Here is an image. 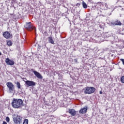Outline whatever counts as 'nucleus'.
Segmentation results:
<instances>
[{
  "label": "nucleus",
  "instance_id": "a878e982",
  "mask_svg": "<svg viewBox=\"0 0 124 124\" xmlns=\"http://www.w3.org/2000/svg\"><path fill=\"white\" fill-rule=\"evenodd\" d=\"M78 31H81V29H79V30H78Z\"/></svg>",
  "mask_w": 124,
  "mask_h": 124
},
{
  "label": "nucleus",
  "instance_id": "2eb2a0df",
  "mask_svg": "<svg viewBox=\"0 0 124 124\" xmlns=\"http://www.w3.org/2000/svg\"><path fill=\"white\" fill-rule=\"evenodd\" d=\"M16 86H17V88L18 89V90H20V89H21V84L19 82L17 81L16 83Z\"/></svg>",
  "mask_w": 124,
  "mask_h": 124
},
{
  "label": "nucleus",
  "instance_id": "b1692460",
  "mask_svg": "<svg viewBox=\"0 0 124 124\" xmlns=\"http://www.w3.org/2000/svg\"><path fill=\"white\" fill-rule=\"evenodd\" d=\"M99 93H100V94H102V93H103L102 91H100Z\"/></svg>",
  "mask_w": 124,
  "mask_h": 124
},
{
  "label": "nucleus",
  "instance_id": "4be33fe9",
  "mask_svg": "<svg viewBox=\"0 0 124 124\" xmlns=\"http://www.w3.org/2000/svg\"><path fill=\"white\" fill-rule=\"evenodd\" d=\"M76 6H78V7H79V6H80V3H77Z\"/></svg>",
  "mask_w": 124,
  "mask_h": 124
},
{
  "label": "nucleus",
  "instance_id": "a211bd4d",
  "mask_svg": "<svg viewBox=\"0 0 124 124\" xmlns=\"http://www.w3.org/2000/svg\"><path fill=\"white\" fill-rule=\"evenodd\" d=\"M6 121L7 123H9V122H10V119H9V117H7L6 118Z\"/></svg>",
  "mask_w": 124,
  "mask_h": 124
},
{
  "label": "nucleus",
  "instance_id": "0eeeda50",
  "mask_svg": "<svg viewBox=\"0 0 124 124\" xmlns=\"http://www.w3.org/2000/svg\"><path fill=\"white\" fill-rule=\"evenodd\" d=\"M26 85L28 87H31L32 86H35V82L31 80H27L25 81Z\"/></svg>",
  "mask_w": 124,
  "mask_h": 124
},
{
  "label": "nucleus",
  "instance_id": "9d476101",
  "mask_svg": "<svg viewBox=\"0 0 124 124\" xmlns=\"http://www.w3.org/2000/svg\"><path fill=\"white\" fill-rule=\"evenodd\" d=\"M31 71H33L34 75H35L38 78V79H42L43 78L42 76H41V74H40V73L37 71H34L33 69H31Z\"/></svg>",
  "mask_w": 124,
  "mask_h": 124
},
{
  "label": "nucleus",
  "instance_id": "f257e3e1",
  "mask_svg": "<svg viewBox=\"0 0 124 124\" xmlns=\"http://www.w3.org/2000/svg\"><path fill=\"white\" fill-rule=\"evenodd\" d=\"M23 100L21 99L13 98L12 101V107L15 109H21L23 106Z\"/></svg>",
  "mask_w": 124,
  "mask_h": 124
},
{
  "label": "nucleus",
  "instance_id": "aec40b11",
  "mask_svg": "<svg viewBox=\"0 0 124 124\" xmlns=\"http://www.w3.org/2000/svg\"><path fill=\"white\" fill-rule=\"evenodd\" d=\"M120 61L123 62V65H124V59H121Z\"/></svg>",
  "mask_w": 124,
  "mask_h": 124
},
{
  "label": "nucleus",
  "instance_id": "ddd939ff",
  "mask_svg": "<svg viewBox=\"0 0 124 124\" xmlns=\"http://www.w3.org/2000/svg\"><path fill=\"white\" fill-rule=\"evenodd\" d=\"M48 42L51 44H54V41L53 40V37L50 36L48 37Z\"/></svg>",
  "mask_w": 124,
  "mask_h": 124
},
{
  "label": "nucleus",
  "instance_id": "20e7f679",
  "mask_svg": "<svg viewBox=\"0 0 124 124\" xmlns=\"http://www.w3.org/2000/svg\"><path fill=\"white\" fill-rule=\"evenodd\" d=\"M22 119H23V117L17 115V116H16V117L14 118V121L15 124H22Z\"/></svg>",
  "mask_w": 124,
  "mask_h": 124
},
{
  "label": "nucleus",
  "instance_id": "423d86ee",
  "mask_svg": "<svg viewBox=\"0 0 124 124\" xmlns=\"http://www.w3.org/2000/svg\"><path fill=\"white\" fill-rule=\"evenodd\" d=\"M5 62L8 65H14L15 62L13 60L9 59V58H6L5 59Z\"/></svg>",
  "mask_w": 124,
  "mask_h": 124
},
{
  "label": "nucleus",
  "instance_id": "5701e85b",
  "mask_svg": "<svg viewBox=\"0 0 124 124\" xmlns=\"http://www.w3.org/2000/svg\"><path fill=\"white\" fill-rule=\"evenodd\" d=\"M2 124H7V123H6V122L3 121Z\"/></svg>",
  "mask_w": 124,
  "mask_h": 124
},
{
  "label": "nucleus",
  "instance_id": "7ed1b4c3",
  "mask_svg": "<svg viewBox=\"0 0 124 124\" xmlns=\"http://www.w3.org/2000/svg\"><path fill=\"white\" fill-rule=\"evenodd\" d=\"M6 86L9 89V91L10 93H12V92H13L14 90H15V86H14V84L12 83V82H8L6 83Z\"/></svg>",
  "mask_w": 124,
  "mask_h": 124
},
{
  "label": "nucleus",
  "instance_id": "4468645a",
  "mask_svg": "<svg viewBox=\"0 0 124 124\" xmlns=\"http://www.w3.org/2000/svg\"><path fill=\"white\" fill-rule=\"evenodd\" d=\"M12 44H13V43L11 40L7 41V45H8V46H12Z\"/></svg>",
  "mask_w": 124,
  "mask_h": 124
},
{
  "label": "nucleus",
  "instance_id": "6e6552de",
  "mask_svg": "<svg viewBox=\"0 0 124 124\" xmlns=\"http://www.w3.org/2000/svg\"><path fill=\"white\" fill-rule=\"evenodd\" d=\"M3 36L6 39H9L11 37V34L9 32L6 31L3 33Z\"/></svg>",
  "mask_w": 124,
  "mask_h": 124
},
{
  "label": "nucleus",
  "instance_id": "39448f33",
  "mask_svg": "<svg viewBox=\"0 0 124 124\" xmlns=\"http://www.w3.org/2000/svg\"><path fill=\"white\" fill-rule=\"evenodd\" d=\"M25 28L26 30H28V31H31V30H33L34 27H32V25H31V22H29L26 23V25L25 26Z\"/></svg>",
  "mask_w": 124,
  "mask_h": 124
},
{
  "label": "nucleus",
  "instance_id": "f8f14e48",
  "mask_svg": "<svg viewBox=\"0 0 124 124\" xmlns=\"http://www.w3.org/2000/svg\"><path fill=\"white\" fill-rule=\"evenodd\" d=\"M113 26H122V22L121 21L116 20L113 23Z\"/></svg>",
  "mask_w": 124,
  "mask_h": 124
},
{
  "label": "nucleus",
  "instance_id": "6ab92c4d",
  "mask_svg": "<svg viewBox=\"0 0 124 124\" xmlns=\"http://www.w3.org/2000/svg\"><path fill=\"white\" fill-rule=\"evenodd\" d=\"M121 81L122 83H124V76L122 77Z\"/></svg>",
  "mask_w": 124,
  "mask_h": 124
},
{
  "label": "nucleus",
  "instance_id": "412c9836",
  "mask_svg": "<svg viewBox=\"0 0 124 124\" xmlns=\"http://www.w3.org/2000/svg\"><path fill=\"white\" fill-rule=\"evenodd\" d=\"M74 62H78V60L77 59H74Z\"/></svg>",
  "mask_w": 124,
  "mask_h": 124
},
{
  "label": "nucleus",
  "instance_id": "dca6fc26",
  "mask_svg": "<svg viewBox=\"0 0 124 124\" xmlns=\"http://www.w3.org/2000/svg\"><path fill=\"white\" fill-rule=\"evenodd\" d=\"M82 6L83 8L86 9L88 7V5L86 3V2L83 1L82 2Z\"/></svg>",
  "mask_w": 124,
  "mask_h": 124
},
{
  "label": "nucleus",
  "instance_id": "393cba45",
  "mask_svg": "<svg viewBox=\"0 0 124 124\" xmlns=\"http://www.w3.org/2000/svg\"><path fill=\"white\" fill-rule=\"evenodd\" d=\"M0 56H1V52L0 51Z\"/></svg>",
  "mask_w": 124,
  "mask_h": 124
},
{
  "label": "nucleus",
  "instance_id": "f03ea898",
  "mask_svg": "<svg viewBox=\"0 0 124 124\" xmlns=\"http://www.w3.org/2000/svg\"><path fill=\"white\" fill-rule=\"evenodd\" d=\"M95 90V88L93 87L87 86L85 88L84 93L86 94H92V93H94Z\"/></svg>",
  "mask_w": 124,
  "mask_h": 124
},
{
  "label": "nucleus",
  "instance_id": "f3484780",
  "mask_svg": "<svg viewBox=\"0 0 124 124\" xmlns=\"http://www.w3.org/2000/svg\"><path fill=\"white\" fill-rule=\"evenodd\" d=\"M23 124H29V120L28 119H25Z\"/></svg>",
  "mask_w": 124,
  "mask_h": 124
},
{
  "label": "nucleus",
  "instance_id": "1a4fd4ad",
  "mask_svg": "<svg viewBox=\"0 0 124 124\" xmlns=\"http://www.w3.org/2000/svg\"><path fill=\"white\" fill-rule=\"evenodd\" d=\"M88 111V107L85 106V107L81 108L79 110V114H86Z\"/></svg>",
  "mask_w": 124,
  "mask_h": 124
},
{
  "label": "nucleus",
  "instance_id": "9b49d317",
  "mask_svg": "<svg viewBox=\"0 0 124 124\" xmlns=\"http://www.w3.org/2000/svg\"><path fill=\"white\" fill-rule=\"evenodd\" d=\"M68 113L70 114L72 117H74L76 116L77 111H75L74 109H69L68 111Z\"/></svg>",
  "mask_w": 124,
  "mask_h": 124
}]
</instances>
